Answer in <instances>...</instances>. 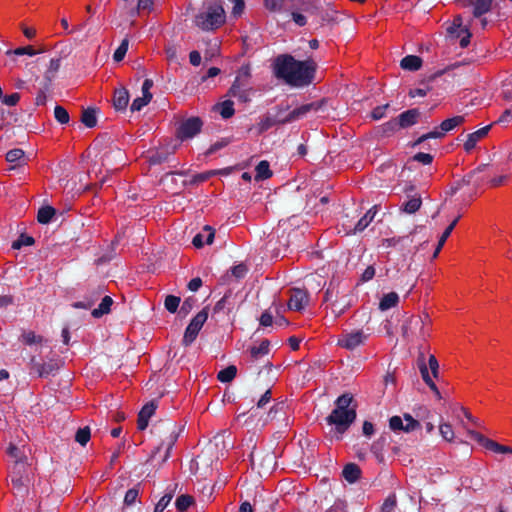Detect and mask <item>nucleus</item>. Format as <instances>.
Listing matches in <instances>:
<instances>
[{
	"label": "nucleus",
	"instance_id": "f257e3e1",
	"mask_svg": "<svg viewBox=\"0 0 512 512\" xmlns=\"http://www.w3.org/2000/svg\"><path fill=\"white\" fill-rule=\"evenodd\" d=\"M316 64L312 60L297 61L292 56L277 57L274 64L275 75L286 83L302 87L311 83Z\"/></svg>",
	"mask_w": 512,
	"mask_h": 512
},
{
	"label": "nucleus",
	"instance_id": "f03ea898",
	"mask_svg": "<svg viewBox=\"0 0 512 512\" xmlns=\"http://www.w3.org/2000/svg\"><path fill=\"white\" fill-rule=\"evenodd\" d=\"M353 398L349 394H343L337 398L335 409L327 417V423L335 426V432L343 434L356 419V411L349 408Z\"/></svg>",
	"mask_w": 512,
	"mask_h": 512
},
{
	"label": "nucleus",
	"instance_id": "7ed1b4c3",
	"mask_svg": "<svg viewBox=\"0 0 512 512\" xmlns=\"http://www.w3.org/2000/svg\"><path fill=\"white\" fill-rule=\"evenodd\" d=\"M431 319L428 314L412 315L402 325V335L407 340H425L430 336Z\"/></svg>",
	"mask_w": 512,
	"mask_h": 512
},
{
	"label": "nucleus",
	"instance_id": "20e7f679",
	"mask_svg": "<svg viewBox=\"0 0 512 512\" xmlns=\"http://www.w3.org/2000/svg\"><path fill=\"white\" fill-rule=\"evenodd\" d=\"M225 21V12L221 5L208 6L195 17V24L202 30H213Z\"/></svg>",
	"mask_w": 512,
	"mask_h": 512
},
{
	"label": "nucleus",
	"instance_id": "39448f33",
	"mask_svg": "<svg viewBox=\"0 0 512 512\" xmlns=\"http://www.w3.org/2000/svg\"><path fill=\"white\" fill-rule=\"evenodd\" d=\"M369 337V333L363 329L352 330L343 332L338 338L337 344L347 350H354L360 345H363Z\"/></svg>",
	"mask_w": 512,
	"mask_h": 512
},
{
	"label": "nucleus",
	"instance_id": "423d86ee",
	"mask_svg": "<svg viewBox=\"0 0 512 512\" xmlns=\"http://www.w3.org/2000/svg\"><path fill=\"white\" fill-rule=\"evenodd\" d=\"M207 318L208 311L207 309H203L199 313H197V315L191 320L184 333V345L188 346L196 339L199 331L203 327L204 323L207 321Z\"/></svg>",
	"mask_w": 512,
	"mask_h": 512
},
{
	"label": "nucleus",
	"instance_id": "0eeeda50",
	"mask_svg": "<svg viewBox=\"0 0 512 512\" xmlns=\"http://www.w3.org/2000/svg\"><path fill=\"white\" fill-rule=\"evenodd\" d=\"M464 121H465V118H464V116H461V115H457L452 118L446 119L440 124V130L436 129L434 131H431L427 134L422 135L417 140L416 143L417 144L421 143L430 138H441L445 135V133H447V132L453 130L454 128L460 126L461 124H463Z\"/></svg>",
	"mask_w": 512,
	"mask_h": 512
},
{
	"label": "nucleus",
	"instance_id": "6e6552de",
	"mask_svg": "<svg viewBox=\"0 0 512 512\" xmlns=\"http://www.w3.org/2000/svg\"><path fill=\"white\" fill-rule=\"evenodd\" d=\"M419 115L420 112L417 109H410L401 113L397 119L388 122L386 126H388L391 130L397 128H407L417 122Z\"/></svg>",
	"mask_w": 512,
	"mask_h": 512
},
{
	"label": "nucleus",
	"instance_id": "1a4fd4ad",
	"mask_svg": "<svg viewBox=\"0 0 512 512\" xmlns=\"http://www.w3.org/2000/svg\"><path fill=\"white\" fill-rule=\"evenodd\" d=\"M202 122L197 117H192L180 125L178 129V137L181 140L188 139L194 137L196 134H198L201 130Z\"/></svg>",
	"mask_w": 512,
	"mask_h": 512
},
{
	"label": "nucleus",
	"instance_id": "9d476101",
	"mask_svg": "<svg viewBox=\"0 0 512 512\" xmlns=\"http://www.w3.org/2000/svg\"><path fill=\"white\" fill-rule=\"evenodd\" d=\"M308 294L301 289L290 290V298L288 301V309L293 311H300L308 304Z\"/></svg>",
	"mask_w": 512,
	"mask_h": 512
},
{
	"label": "nucleus",
	"instance_id": "9b49d317",
	"mask_svg": "<svg viewBox=\"0 0 512 512\" xmlns=\"http://www.w3.org/2000/svg\"><path fill=\"white\" fill-rule=\"evenodd\" d=\"M490 125L480 128L479 130L467 135V139L464 143V149L467 152L473 150L476 144L483 139L490 130Z\"/></svg>",
	"mask_w": 512,
	"mask_h": 512
},
{
	"label": "nucleus",
	"instance_id": "f8f14e48",
	"mask_svg": "<svg viewBox=\"0 0 512 512\" xmlns=\"http://www.w3.org/2000/svg\"><path fill=\"white\" fill-rule=\"evenodd\" d=\"M215 231L210 226H205L203 230L193 238V245L197 248L203 247L204 244L213 242Z\"/></svg>",
	"mask_w": 512,
	"mask_h": 512
},
{
	"label": "nucleus",
	"instance_id": "ddd939ff",
	"mask_svg": "<svg viewBox=\"0 0 512 512\" xmlns=\"http://www.w3.org/2000/svg\"><path fill=\"white\" fill-rule=\"evenodd\" d=\"M156 410V405L153 402H150L143 406L138 415V429L144 430L148 426L149 419L154 414Z\"/></svg>",
	"mask_w": 512,
	"mask_h": 512
},
{
	"label": "nucleus",
	"instance_id": "4468645a",
	"mask_svg": "<svg viewBox=\"0 0 512 512\" xmlns=\"http://www.w3.org/2000/svg\"><path fill=\"white\" fill-rule=\"evenodd\" d=\"M376 213L377 206H373L364 214V216L361 219H359V221L356 223L351 232L355 234L364 231L368 227V225L373 221Z\"/></svg>",
	"mask_w": 512,
	"mask_h": 512
},
{
	"label": "nucleus",
	"instance_id": "2eb2a0df",
	"mask_svg": "<svg viewBox=\"0 0 512 512\" xmlns=\"http://www.w3.org/2000/svg\"><path fill=\"white\" fill-rule=\"evenodd\" d=\"M129 102V93L124 87L115 90L113 103L117 110H124Z\"/></svg>",
	"mask_w": 512,
	"mask_h": 512
},
{
	"label": "nucleus",
	"instance_id": "dca6fc26",
	"mask_svg": "<svg viewBox=\"0 0 512 512\" xmlns=\"http://www.w3.org/2000/svg\"><path fill=\"white\" fill-rule=\"evenodd\" d=\"M312 107H313L312 104H305L298 108H295L284 119H282L281 122L288 123V122H293L298 119H301L312 109Z\"/></svg>",
	"mask_w": 512,
	"mask_h": 512
},
{
	"label": "nucleus",
	"instance_id": "f3484780",
	"mask_svg": "<svg viewBox=\"0 0 512 512\" xmlns=\"http://www.w3.org/2000/svg\"><path fill=\"white\" fill-rule=\"evenodd\" d=\"M399 296L395 292H390L388 294H385L379 303V309L381 311H386L390 308L395 307L398 304Z\"/></svg>",
	"mask_w": 512,
	"mask_h": 512
},
{
	"label": "nucleus",
	"instance_id": "a211bd4d",
	"mask_svg": "<svg viewBox=\"0 0 512 512\" xmlns=\"http://www.w3.org/2000/svg\"><path fill=\"white\" fill-rule=\"evenodd\" d=\"M360 468L353 463L347 464L343 469V477L350 483H354L360 477Z\"/></svg>",
	"mask_w": 512,
	"mask_h": 512
},
{
	"label": "nucleus",
	"instance_id": "6ab92c4d",
	"mask_svg": "<svg viewBox=\"0 0 512 512\" xmlns=\"http://www.w3.org/2000/svg\"><path fill=\"white\" fill-rule=\"evenodd\" d=\"M421 64V58L415 55H408L401 60V67L410 71L418 70Z\"/></svg>",
	"mask_w": 512,
	"mask_h": 512
},
{
	"label": "nucleus",
	"instance_id": "aec40b11",
	"mask_svg": "<svg viewBox=\"0 0 512 512\" xmlns=\"http://www.w3.org/2000/svg\"><path fill=\"white\" fill-rule=\"evenodd\" d=\"M459 220V217H457L446 229L445 231L443 232V234L441 235L439 241H438V245L434 251V254H433V258H436L438 256V254L440 253L442 247L444 246L446 240L448 239V237L451 235L453 229L455 228L457 222Z\"/></svg>",
	"mask_w": 512,
	"mask_h": 512
},
{
	"label": "nucleus",
	"instance_id": "412c9836",
	"mask_svg": "<svg viewBox=\"0 0 512 512\" xmlns=\"http://www.w3.org/2000/svg\"><path fill=\"white\" fill-rule=\"evenodd\" d=\"M484 448L496 454H512V447L499 444L498 442L492 439L486 441V445Z\"/></svg>",
	"mask_w": 512,
	"mask_h": 512
},
{
	"label": "nucleus",
	"instance_id": "4be33fe9",
	"mask_svg": "<svg viewBox=\"0 0 512 512\" xmlns=\"http://www.w3.org/2000/svg\"><path fill=\"white\" fill-rule=\"evenodd\" d=\"M61 66L60 58H52L49 62L47 70L44 73V77L47 81L51 82L57 75Z\"/></svg>",
	"mask_w": 512,
	"mask_h": 512
},
{
	"label": "nucleus",
	"instance_id": "5701e85b",
	"mask_svg": "<svg viewBox=\"0 0 512 512\" xmlns=\"http://www.w3.org/2000/svg\"><path fill=\"white\" fill-rule=\"evenodd\" d=\"M113 304V300L110 296H105L99 307L92 311V316L95 318L101 317L104 314H107L110 311L111 305Z\"/></svg>",
	"mask_w": 512,
	"mask_h": 512
},
{
	"label": "nucleus",
	"instance_id": "b1692460",
	"mask_svg": "<svg viewBox=\"0 0 512 512\" xmlns=\"http://www.w3.org/2000/svg\"><path fill=\"white\" fill-rule=\"evenodd\" d=\"M493 0H474L472 5L474 6L473 14L475 17H479L487 13L492 5Z\"/></svg>",
	"mask_w": 512,
	"mask_h": 512
},
{
	"label": "nucleus",
	"instance_id": "393cba45",
	"mask_svg": "<svg viewBox=\"0 0 512 512\" xmlns=\"http://www.w3.org/2000/svg\"><path fill=\"white\" fill-rule=\"evenodd\" d=\"M256 176H255V179L256 180H264V179H268L271 177L272 175V172L270 170V166H269V163L265 160L261 161L257 166H256Z\"/></svg>",
	"mask_w": 512,
	"mask_h": 512
},
{
	"label": "nucleus",
	"instance_id": "a878e982",
	"mask_svg": "<svg viewBox=\"0 0 512 512\" xmlns=\"http://www.w3.org/2000/svg\"><path fill=\"white\" fill-rule=\"evenodd\" d=\"M269 352V342L267 340L262 341L257 346H252L250 348V354L253 359H259L260 357L268 354Z\"/></svg>",
	"mask_w": 512,
	"mask_h": 512
},
{
	"label": "nucleus",
	"instance_id": "bb28decb",
	"mask_svg": "<svg viewBox=\"0 0 512 512\" xmlns=\"http://www.w3.org/2000/svg\"><path fill=\"white\" fill-rule=\"evenodd\" d=\"M54 215H55L54 208H52L50 206L42 207L38 211L37 220L42 224H47L51 221V219L53 218Z\"/></svg>",
	"mask_w": 512,
	"mask_h": 512
},
{
	"label": "nucleus",
	"instance_id": "cd10ccee",
	"mask_svg": "<svg viewBox=\"0 0 512 512\" xmlns=\"http://www.w3.org/2000/svg\"><path fill=\"white\" fill-rule=\"evenodd\" d=\"M236 373H237L236 367L231 365V366H228L227 368L221 370L218 373L217 378L220 382L227 383L234 379V377L236 376Z\"/></svg>",
	"mask_w": 512,
	"mask_h": 512
},
{
	"label": "nucleus",
	"instance_id": "c85d7f7f",
	"mask_svg": "<svg viewBox=\"0 0 512 512\" xmlns=\"http://www.w3.org/2000/svg\"><path fill=\"white\" fill-rule=\"evenodd\" d=\"M81 121L85 126H87L89 128L96 126L97 118H96L95 110H93V109L84 110L82 113Z\"/></svg>",
	"mask_w": 512,
	"mask_h": 512
},
{
	"label": "nucleus",
	"instance_id": "c756f323",
	"mask_svg": "<svg viewBox=\"0 0 512 512\" xmlns=\"http://www.w3.org/2000/svg\"><path fill=\"white\" fill-rule=\"evenodd\" d=\"M463 28V19L460 15H457L454 17L452 23L447 27V32L451 35H456L459 37Z\"/></svg>",
	"mask_w": 512,
	"mask_h": 512
},
{
	"label": "nucleus",
	"instance_id": "7c9ffc66",
	"mask_svg": "<svg viewBox=\"0 0 512 512\" xmlns=\"http://www.w3.org/2000/svg\"><path fill=\"white\" fill-rule=\"evenodd\" d=\"M439 432L443 439L448 442H452L455 438V433L453 431L452 426L449 423H441L439 425Z\"/></svg>",
	"mask_w": 512,
	"mask_h": 512
},
{
	"label": "nucleus",
	"instance_id": "2f4dec72",
	"mask_svg": "<svg viewBox=\"0 0 512 512\" xmlns=\"http://www.w3.org/2000/svg\"><path fill=\"white\" fill-rule=\"evenodd\" d=\"M129 47V41L127 38L123 39L120 46L115 50L113 54V59L116 62H120L124 59Z\"/></svg>",
	"mask_w": 512,
	"mask_h": 512
},
{
	"label": "nucleus",
	"instance_id": "473e14b6",
	"mask_svg": "<svg viewBox=\"0 0 512 512\" xmlns=\"http://www.w3.org/2000/svg\"><path fill=\"white\" fill-rule=\"evenodd\" d=\"M419 370L423 381L430 387L431 390H436V385L433 382L429 374L428 367L424 362L419 363Z\"/></svg>",
	"mask_w": 512,
	"mask_h": 512
},
{
	"label": "nucleus",
	"instance_id": "72a5a7b5",
	"mask_svg": "<svg viewBox=\"0 0 512 512\" xmlns=\"http://www.w3.org/2000/svg\"><path fill=\"white\" fill-rule=\"evenodd\" d=\"M192 503L193 498L191 496L181 495L176 499L175 505L179 511L184 512L191 506Z\"/></svg>",
	"mask_w": 512,
	"mask_h": 512
},
{
	"label": "nucleus",
	"instance_id": "f704fd0d",
	"mask_svg": "<svg viewBox=\"0 0 512 512\" xmlns=\"http://www.w3.org/2000/svg\"><path fill=\"white\" fill-rule=\"evenodd\" d=\"M90 429L89 427L80 428L75 436V440L81 444L82 446L86 445L87 442L90 440Z\"/></svg>",
	"mask_w": 512,
	"mask_h": 512
},
{
	"label": "nucleus",
	"instance_id": "c9c22d12",
	"mask_svg": "<svg viewBox=\"0 0 512 512\" xmlns=\"http://www.w3.org/2000/svg\"><path fill=\"white\" fill-rule=\"evenodd\" d=\"M54 116L56 120L61 124H67L69 122L68 111L62 106H56L54 109Z\"/></svg>",
	"mask_w": 512,
	"mask_h": 512
},
{
	"label": "nucleus",
	"instance_id": "e433bc0d",
	"mask_svg": "<svg viewBox=\"0 0 512 512\" xmlns=\"http://www.w3.org/2000/svg\"><path fill=\"white\" fill-rule=\"evenodd\" d=\"M34 244V239L31 236L22 234L20 237L13 242L12 248L13 249H20L23 246H31Z\"/></svg>",
	"mask_w": 512,
	"mask_h": 512
},
{
	"label": "nucleus",
	"instance_id": "4c0bfd02",
	"mask_svg": "<svg viewBox=\"0 0 512 512\" xmlns=\"http://www.w3.org/2000/svg\"><path fill=\"white\" fill-rule=\"evenodd\" d=\"M397 505V499L395 494L389 495L381 506V512H393Z\"/></svg>",
	"mask_w": 512,
	"mask_h": 512
},
{
	"label": "nucleus",
	"instance_id": "58836bf2",
	"mask_svg": "<svg viewBox=\"0 0 512 512\" xmlns=\"http://www.w3.org/2000/svg\"><path fill=\"white\" fill-rule=\"evenodd\" d=\"M421 206V199L420 197H414L410 200H408L405 204H404V211L407 212V213H415L416 211L419 210Z\"/></svg>",
	"mask_w": 512,
	"mask_h": 512
},
{
	"label": "nucleus",
	"instance_id": "ea45409f",
	"mask_svg": "<svg viewBox=\"0 0 512 512\" xmlns=\"http://www.w3.org/2000/svg\"><path fill=\"white\" fill-rule=\"evenodd\" d=\"M219 109L223 118H230L234 114L233 102L230 100L221 103Z\"/></svg>",
	"mask_w": 512,
	"mask_h": 512
},
{
	"label": "nucleus",
	"instance_id": "a19ab883",
	"mask_svg": "<svg viewBox=\"0 0 512 512\" xmlns=\"http://www.w3.org/2000/svg\"><path fill=\"white\" fill-rule=\"evenodd\" d=\"M179 304H180V298L179 297H176V296H173V295H169L165 299V308L169 312H171V313L176 312Z\"/></svg>",
	"mask_w": 512,
	"mask_h": 512
},
{
	"label": "nucleus",
	"instance_id": "79ce46f5",
	"mask_svg": "<svg viewBox=\"0 0 512 512\" xmlns=\"http://www.w3.org/2000/svg\"><path fill=\"white\" fill-rule=\"evenodd\" d=\"M24 158V151L22 149H12L7 152L6 160L10 163H16Z\"/></svg>",
	"mask_w": 512,
	"mask_h": 512
},
{
	"label": "nucleus",
	"instance_id": "37998d69",
	"mask_svg": "<svg viewBox=\"0 0 512 512\" xmlns=\"http://www.w3.org/2000/svg\"><path fill=\"white\" fill-rule=\"evenodd\" d=\"M420 424L417 420H415L412 416L405 414L404 415V427L403 431L410 432L419 427Z\"/></svg>",
	"mask_w": 512,
	"mask_h": 512
},
{
	"label": "nucleus",
	"instance_id": "c03bdc74",
	"mask_svg": "<svg viewBox=\"0 0 512 512\" xmlns=\"http://www.w3.org/2000/svg\"><path fill=\"white\" fill-rule=\"evenodd\" d=\"M485 166L483 167H479L477 170L471 172L470 174H468L467 176H465V178L463 179V181L467 184H473L475 186H478L479 183L482 181V179H480L479 177H477V175L484 169Z\"/></svg>",
	"mask_w": 512,
	"mask_h": 512
},
{
	"label": "nucleus",
	"instance_id": "a18cd8bd",
	"mask_svg": "<svg viewBox=\"0 0 512 512\" xmlns=\"http://www.w3.org/2000/svg\"><path fill=\"white\" fill-rule=\"evenodd\" d=\"M230 94L233 97H236V98H238L239 100H241L243 102H246L248 100L247 93L240 88V86L237 84V82H235L232 85V87L230 89Z\"/></svg>",
	"mask_w": 512,
	"mask_h": 512
},
{
	"label": "nucleus",
	"instance_id": "49530a36",
	"mask_svg": "<svg viewBox=\"0 0 512 512\" xmlns=\"http://www.w3.org/2000/svg\"><path fill=\"white\" fill-rule=\"evenodd\" d=\"M45 49L35 50L32 46L19 47L13 51L15 55H28L34 56L38 53L44 52Z\"/></svg>",
	"mask_w": 512,
	"mask_h": 512
},
{
	"label": "nucleus",
	"instance_id": "de8ad7c7",
	"mask_svg": "<svg viewBox=\"0 0 512 512\" xmlns=\"http://www.w3.org/2000/svg\"><path fill=\"white\" fill-rule=\"evenodd\" d=\"M285 0H264L265 7L270 11H280L284 6Z\"/></svg>",
	"mask_w": 512,
	"mask_h": 512
},
{
	"label": "nucleus",
	"instance_id": "09e8293b",
	"mask_svg": "<svg viewBox=\"0 0 512 512\" xmlns=\"http://www.w3.org/2000/svg\"><path fill=\"white\" fill-rule=\"evenodd\" d=\"M171 500H172L171 494H165L164 496H162L161 499L156 504V506L154 508V512H163Z\"/></svg>",
	"mask_w": 512,
	"mask_h": 512
},
{
	"label": "nucleus",
	"instance_id": "8fccbe9b",
	"mask_svg": "<svg viewBox=\"0 0 512 512\" xmlns=\"http://www.w3.org/2000/svg\"><path fill=\"white\" fill-rule=\"evenodd\" d=\"M149 102H150V100L148 99V97H143V96L138 97V98L134 99V101L132 102L131 110L132 111H140Z\"/></svg>",
	"mask_w": 512,
	"mask_h": 512
},
{
	"label": "nucleus",
	"instance_id": "3c124183",
	"mask_svg": "<svg viewBox=\"0 0 512 512\" xmlns=\"http://www.w3.org/2000/svg\"><path fill=\"white\" fill-rule=\"evenodd\" d=\"M390 428L394 431L403 430L404 427V418L400 416H393L389 421Z\"/></svg>",
	"mask_w": 512,
	"mask_h": 512
},
{
	"label": "nucleus",
	"instance_id": "603ef678",
	"mask_svg": "<svg viewBox=\"0 0 512 512\" xmlns=\"http://www.w3.org/2000/svg\"><path fill=\"white\" fill-rule=\"evenodd\" d=\"M428 369L431 370V373L433 375V377L437 378L438 377V371H439V364H438V361L436 359V357L434 355H430L429 356V359H428Z\"/></svg>",
	"mask_w": 512,
	"mask_h": 512
},
{
	"label": "nucleus",
	"instance_id": "864d4df0",
	"mask_svg": "<svg viewBox=\"0 0 512 512\" xmlns=\"http://www.w3.org/2000/svg\"><path fill=\"white\" fill-rule=\"evenodd\" d=\"M1 99L5 105L15 106L20 100V94L15 92L10 95H6L5 97H3Z\"/></svg>",
	"mask_w": 512,
	"mask_h": 512
},
{
	"label": "nucleus",
	"instance_id": "5fc2aeb1",
	"mask_svg": "<svg viewBox=\"0 0 512 512\" xmlns=\"http://www.w3.org/2000/svg\"><path fill=\"white\" fill-rule=\"evenodd\" d=\"M274 124L275 120L270 117L262 119L258 124L259 133H263L264 131L270 129Z\"/></svg>",
	"mask_w": 512,
	"mask_h": 512
},
{
	"label": "nucleus",
	"instance_id": "6e6d98bb",
	"mask_svg": "<svg viewBox=\"0 0 512 512\" xmlns=\"http://www.w3.org/2000/svg\"><path fill=\"white\" fill-rule=\"evenodd\" d=\"M137 497H138V490L129 489L125 494L124 503L126 505H132L133 503H135Z\"/></svg>",
	"mask_w": 512,
	"mask_h": 512
},
{
	"label": "nucleus",
	"instance_id": "4d7b16f0",
	"mask_svg": "<svg viewBox=\"0 0 512 512\" xmlns=\"http://www.w3.org/2000/svg\"><path fill=\"white\" fill-rule=\"evenodd\" d=\"M152 87H153V81L151 79H146L143 82V85H142V96L143 97H148V99L150 101L152 99V93L150 92Z\"/></svg>",
	"mask_w": 512,
	"mask_h": 512
},
{
	"label": "nucleus",
	"instance_id": "13d9d810",
	"mask_svg": "<svg viewBox=\"0 0 512 512\" xmlns=\"http://www.w3.org/2000/svg\"><path fill=\"white\" fill-rule=\"evenodd\" d=\"M468 435L471 437V439L477 441L483 447H485L486 441L489 440V438L473 430H468Z\"/></svg>",
	"mask_w": 512,
	"mask_h": 512
},
{
	"label": "nucleus",
	"instance_id": "bf43d9fd",
	"mask_svg": "<svg viewBox=\"0 0 512 512\" xmlns=\"http://www.w3.org/2000/svg\"><path fill=\"white\" fill-rule=\"evenodd\" d=\"M388 106H389L388 104H385V105L378 106V107L374 108L372 111V114H371L372 118L374 120H379V119L383 118Z\"/></svg>",
	"mask_w": 512,
	"mask_h": 512
},
{
	"label": "nucleus",
	"instance_id": "052dcab7",
	"mask_svg": "<svg viewBox=\"0 0 512 512\" xmlns=\"http://www.w3.org/2000/svg\"><path fill=\"white\" fill-rule=\"evenodd\" d=\"M512 121V107L509 108V109H506L501 115L500 117L498 118V120L496 121V123H499V124H508L509 122Z\"/></svg>",
	"mask_w": 512,
	"mask_h": 512
},
{
	"label": "nucleus",
	"instance_id": "680f3d73",
	"mask_svg": "<svg viewBox=\"0 0 512 512\" xmlns=\"http://www.w3.org/2000/svg\"><path fill=\"white\" fill-rule=\"evenodd\" d=\"M414 159L424 165H428L432 162L433 160V157L432 155L428 154V153H417L415 156H414Z\"/></svg>",
	"mask_w": 512,
	"mask_h": 512
},
{
	"label": "nucleus",
	"instance_id": "e2e57ef3",
	"mask_svg": "<svg viewBox=\"0 0 512 512\" xmlns=\"http://www.w3.org/2000/svg\"><path fill=\"white\" fill-rule=\"evenodd\" d=\"M273 322V313L269 311H265L260 317V324L262 326H270Z\"/></svg>",
	"mask_w": 512,
	"mask_h": 512
},
{
	"label": "nucleus",
	"instance_id": "0e129e2a",
	"mask_svg": "<svg viewBox=\"0 0 512 512\" xmlns=\"http://www.w3.org/2000/svg\"><path fill=\"white\" fill-rule=\"evenodd\" d=\"M292 19L298 26H304L307 23L306 17L299 12H292Z\"/></svg>",
	"mask_w": 512,
	"mask_h": 512
},
{
	"label": "nucleus",
	"instance_id": "69168bd1",
	"mask_svg": "<svg viewBox=\"0 0 512 512\" xmlns=\"http://www.w3.org/2000/svg\"><path fill=\"white\" fill-rule=\"evenodd\" d=\"M233 3V14L240 15L244 9V1L243 0H230Z\"/></svg>",
	"mask_w": 512,
	"mask_h": 512
},
{
	"label": "nucleus",
	"instance_id": "338daca9",
	"mask_svg": "<svg viewBox=\"0 0 512 512\" xmlns=\"http://www.w3.org/2000/svg\"><path fill=\"white\" fill-rule=\"evenodd\" d=\"M153 6V0H138L137 10H151Z\"/></svg>",
	"mask_w": 512,
	"mask_h": 512
},
{
	"label": "nucleus",
	"instance_id": "774afa93",
	"mask_svg": "<svg viewBox=\"0 0 512 512\" xmlns=\"http://www.w3.org/2000/svg\"><path fill=\"white\" fill-rule=\"evenodd\" d=\"M271 399V391L270 390H267L262 396L261 398L258 400L257 402V407L258 408H262L264 407Z\"/></svg>",
	"mask_w": 512,
	"mask_h": 512
}]
</instances>
